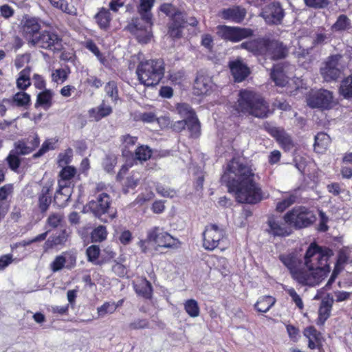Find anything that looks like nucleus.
<instances>
[{
    "mask_svg": "<svg viewBox=\"0 0 352 352\" xmlns=\"http://www.w3.org/2000/svg\"><path fill=\"white\" fill-rule=\"evenodd\" d=\"M221 182L239 204L255 205L264 199L263 191L256 181L252 166L239 156L233 157L228 163Z\"/></svg>",
    "mask_w": 352,
    "mask_h": 352,
    "instance_id": "f257e3e1",
    "label": "nucleus"
},
{
    "mask_svg": "<svg viewBox=\"0 0 352 352\" xmlns=\"http://www.w3.org/2000/svg\"><path fill=\"white\" fill-rule=\"evenodd\" d=\"M233 109L239 115L252 116L265 118L270 113V106L265 98L258 93L249 89H241Z\"/></svg>",
    "mask_w": 352,
    "mask_h": 352,
    "instance_id": "f03ea898",
    "label": "nucleus"
},
{
    "mask_svg": "<svg viewBox=\"0 0 352 352\" xmlns=\"http://www.w3.org/2000/svg\"><path fill=\"white\" fill-rule=\"evenodd\" d=\"M241 47L256 54L269 56L274 60L285 58L288 54L287 47L282 42L265 37L243 42Z\"/></svg>",
    "mask_w": 352,
    "mask_h": 352,
    "instance_id": "7ed1b4c3",
    "label": "nucleus"
},
{
    "mask_svg": "<svg viewBox=\"0 0 352 352\" xmlns=\"http://www.w3.org/2000/svg\"><path fill=\"white\" fill-rule=\"evenodd\" d=\"M332 255L331 249L313 242L308 247L304 256L305 265L307 268L318 272L325 278L330 272L329 260Z\"/></svg>",
    "mask_w": 352,
    "mask_h": 352,
    "instance_id": "20e7f679",
    "label": "nucleus"
},
{
    "mask_svg": "<svg viewBox=\"0 0 352 352\" xmlns=\"http://www.w3.org/2000/svg\"><path fill=\"white\" fill-rule=\"evenodd\" d=\"M153 243L157 248L177 249L180 245L177 238L173 236L163 227L154 226L146 232L145 239L139 241L138 245L141 251L146 253L150 250L149 244Z\"/></svg>",
    "mask_w": 352,
    "mask_h": 352,
    "instance_id": "39448f33",
    "label": "nucleus"
},
{
    "mask_svg": "<svg viewBox=\"0 0 352 352\" xmlns=\"http://www.w3.org/2000/svg\"><path fill=\"white\" fill-rule=\"evenodd\" d=\"M164 65L162 60H147L140 62L136 69L140 82L145 86L158 85L164 75Z\"/></svg>",
    "mask_w": 352,
    "mask_h": 352,
    "instance_id": "423d86ee",
    "label": "nucleus"
},
{
    "mask_svg": "<svg viewBox=\"0 0 352 352\" xmlns=\"http://www.w3.org/2000/svg\"><path fill=\"white\" fill-rule=\"evenodd\" d=\"M286 219L290 221L294 231L308 228L317 220L314 212L305 206H296L287 211Z\"/></svg>",
    "mask_w": 352,
    "mask_h": 352,
    "instance_id": "0eeeda50",
    "label": "nucleus"
},
{
    "mask_svg": "<svg viewBox=\"0 0 352 352\" xmlns=\"http://www.w3.org/2000/svg\"><path fill=\"white\" fill-rule=\"evenodd\" d=\"M266 223V232L274 237L285 238L294 232L292 223L286 219V212L282 218L274 215L270 216Z\"/></svg>",
    "mask_w": 352,
    "mask_h": 352,
    "instance_id": "6e6552de",
    "label": "nucleus"
},
{
    "mask_svg": "<svg viewBox=\"0 0 352 352\" xmlns=\"http://www.w3.org/2000/svg\"><path fill=\"white\" fill-rule=\"evenodd\" d=\"M133 166V163H126L123 164L116 177V179L120 184L122 192L124 195L135 190L140 184L139 173L131 171L128 174L129 168Z\"/></svg>",
    "mask_w": 352,
    "mask_h": 352,
    "instance_id": "1a4fd4ad",
    "label": "nucleus"
},
{
    "mask_svg": "<svg viewBox=\"0 0 352 352\" xmlns=\"http://www.w3.org/2000/svg\"><path fill=\"white\" fill-rule=\"evenodd\" d=\"M341 58L340 54H333L328 56L322 63L320 73L324 81L331 82L340 77L342 71L339 66Z\"/></svg>",
    "mask_w": 352,
    "mask_h": 352,
    "instance_id": "9d476101",
    "label": "nucleus"
},
{
    "mask_svg": "<svg viewBox=\"0 0 352 352\" xmlns=\"http://www.w3.org/2000/svg\"><path fill=\"white\" fill-rule=\"evenodd\" d=\"M112 199L107 192H102L97 195L95 200L89 202L88 206L93 214L102 219V216L108 214L111 219L116 217V212H111Z\"/></svg>",
    "mask_w": 352,
    "mask_h": 352,
    "instance_id": "9b49d317",
    "label": "nucleus"
},
{
    "mask_svg": "<svg viewBox=\"0 0 352 352\" xmlns=\"http://www.w3.org/2000/svg\"><path fill=\"white\" fill-rule=\"evenodd\" d=\"M307 102L311 108L329 109L333 102V92L324 89L312 91L308 95Z\"/></svg>",
    "mask_w": 352,
    "mask_h": 352,
    "instance_id": "f8f14e48",
    "label": "nucleus"
},
{
    "mask_svg": "<svg viewBox=\"0 0 352 352\" xmlns=\"http://www.w3.org/2000/svg\"><path fill=\"white\" fill-rule=\"evenodd\" d=\"M217 28V34L221 38L233 43L241 41L254 34V31L250 28H242L224 25H219Z\"/></svg>",
    "mask_w": 352,
    "mask_h": 352,
    "instance_id": "ddd939ff",
    "label": "nucleus"
},
{
    "mask_svg": "<svg viewBox=\"0 0 352 352\" xmlns=\"http://www.w3.org/2000/svg\"><path fill=\"white\" fill-rule=\"evenodd\" d=\"M225 237V232L218 226L213 223L207 225L203 232V247L212 251L218 248L220 241Z\"/></svg>",
    "mask_w": 352,
    "mask_h": 352,
    "instance_id": "4468645a",
    "label": "nucleus"
},
{
    "mask_svg": "<svg viewBox=\"0 0 352 352\" xmlns=\"http://www.w3.org/2000/svg\"><path fill=\"white\" fill-rule=\"evenodd\" d=\"M291 276L294 280L303 286H315L318 285L324 278L318 272L303 267L296 268L291 274Z\"/></svg>",
    "mask_w": 352,
    "mask_h": 352,
    "instance_id": "2eb2a0df",
    "label": "nucleus"
},
{
    "mask_svg": "<svg viewBox=\"0 0 352 352\" xmlns=\"http://www.w3.org/2000/svg\"><path fill=\"white\" fill-rule=\"evenodd\" d=\"M153 23H129L126 29L134 36L141 44H147L153 37L152 25Z\"/></svg>",
    "mask_w": 352,
    "mask_h": 352,
    "instance_id": "dca6fc26",
    "label": "nucleus"
},
{
    "mask_svg": "<svg viewBox=\"0 0 352 352\" xmlns=\"http://www.w3.org/2000/svg\"><path fill=\"white\" fill-rule=\"evenodd\" d=\"M36 45L43 49L58 52L62 49V39L54 32L43 31L41 32Z\"/></svg>",
    "mask_w": 352,
    "mask_h": 352,
    "instance_id": "f3484780",
    "label": "nucleus"
},
{
    "mask_svg": "<svg viewBox=\"0 0 352 352\" xmlns=\"http://www.w3.org/2000/svg\"><path fill=\"white\" fill-rule=\"evenodd\" d=\"M54 183L53 180H49L42 186L41 191L38 193L37 206L43 214L47 212L52 204Z\"/></svg>",
    "mask_w": 352,
    "mask_h": 352,
    "instance_id": "a211bd4d",
    "label": "nucleus"
},
{
    "mask_svg": "<svg viewBox=\"0 0 352 352\" xmlns=\"http://www.w3.org/2000/svg\"><path fill=\"white\" fill-rule=\"evenodd\" d=\"M304 336L307 338V346L311 350L316 349L318 352H324L323 348L324 338L322 334L314 326H309L303 331Z\"/></svg>",
    "mask_w": 352,
    "mask_h": 352,
    "instance_id": "6ab92c4d",
    "label": "nucleus"
},
{
    "mask_svg": "<svg viewBox=\"0 0 352 352\" xmlns=\"http://www.w3.org/2000/svg\"><path fill=\"white\" fill-rule=\"evenodd\" d=\"M228 67L234 80L236 82L243 81L250 74L249 67L239 59L230 61Z\"/></svg>",
    "mask_w": 352,
    "mask_h": 352,
    "instance_id": "aec40b11",
    "label": "nucleus"
},
{
    "mask_svg": "<svg viewBox=\"0 0 352 352\" xmlns=\"http://www.w3.org/2000/svg\"><path fill=\"white\" fill-rule=\"evenodd\" d=\"M268 132L285 151H289L294 148V144L292 138L284 129L272 127L268 130Z\"/></svg>",
    "mask_w": 352,
    "mask_h": 352,
    "instance_id": "412c9836",
    "label": "nucleus"
},
{
    "mask_svg": "<svg viewBox=\"0 0 352 352\" xmlns=\"http://www.w3.org/2000/svg\"><path fill=\"white\" fill-rule=\"evenodd\" d=\"M246 13V10L244 8L240 6H234L222 10L219 12V15L223 20L241 22L245 19Z\"/></svg>",
    "mask_w": 352,
    "mask_h": 352,
    "instance_id": "4be33fe9",
    "label": "nucleus"
},
{
    "mask_svg": "<svg viewBox=\"0 0 352 352\" xmlns=\"http://www.w3.org/2000/svg\"><path fill=\"white\" fill-rule=\"evenodd\" d=\"M133 289L138 296L146 300H151L153 297V289L151 283L146 277H140L133 283Z\"/></svg>",
    "mask_w": 352,
    "mask_h": 352,
    "instance_id": "5701e85b",
    "label": "nucleus"
},
{
    "mask_svg": "<svg viewBox=\"0 0 352 352\" xmlns=\"http://www.w3.org/2000/svg\"><path fill=\"white\" fill-rule=\"evenodd\" d=\"M193 88L195 94L198 96L206 95L212 88V80L208 76L198 73L195 80Z\"/></svg>",
    "mask_w": 352,
    "mask_h": 352,
    "instance_id": "b1692460",
    "label": "nucleus"
},
{
    "mask_svg": "<svg viewBox=\"0 0 352 352\" xmlns=\"http://www.w3.org/2000/svg\"><path fill=\"white\" fill-rule=\"evenodd\" d=\"M138 140L137 136H132L129 133L120 137L121 153L126 161L131 160V157L133 155L131 148L136 144Z\"/></svg>",
    "mask_w": 352,
    "mask_h": 352,
    "instance_id": "393cba45",
    "label": "nucleus"
},
{
    "mask_svg": "<svg viewBox=\"0 0 352 352\" xmlns=\"http://www.w3.org/2000/svg\"><path fill=\"white\" fill-rule=\"evenodd\" d=\"M112 112V107L107 104L104 100H102L98 107L89 109L88 116L89 118L96 122H98L102 118L110 116Z\"/></svg>",
    "mask_w": 352,
    "mask_h": 352,
    "instance_id": "a878e982",
    "label": "nucleus"
},
{
    "mask_svg": "<svg viewBox=\"0 0 352 352\" xmlns=\"http://www.w3.org/2000/svg\"><path fill=\"white\" fill-rule=\"evenodd\" d=\"M152 154L153 150L150 146L146 144H140L136 147L135 151L133 152V155L131 157L132 162H129L127 161V163H133L134 165L139 162L142 164L150 160Z\"/></svg>",
    "mask_w": 352,
    "mask_h": 352,
    "instance_id": "bb28decb",
    "label": "nucleus"
},
{
    "mask_svg": "<svg viewBox=\"0 0 352 352\" xmlns=\"http://www.w3.org/2000/svg\"><path fill=\"white\" fill-rule=\"evenodd\" d=\"M40 29V23H24L22 27V34L29 43L36 45L41 34Z\"/></svg>",
    "mask_w": 352,
    "mask_h": 352,
    "instance_id": "cd10ccee",
    "label": "nucleus"
},
{
    "mask_svg": "<svg viewBox=\"0 0 352 352\" xmlns=\"http://www.w3.org/2000/svg\"><path fill=\"white\" fill-rule=\"evenodd\" d=\"M70 187L71 186H62V184H58V189L54 196V202L58 206L65 207L67 205L72 195Z\"/></svg>",
    "mask_w": 352,
    "mask_h": 352,
    "instance_id": "c85d7f7f",
    "label": "nucleus"
},
{
    "mask_svg": "<svg viewBox=\"0 0 352 352\" xmlns=\"http://www.w3.org/2000/svg\"><path fill=\"white\" fill-rule=\"evenodd\" d=\"M270 78L274 82L276 86L284 87L289 82V78L285 74L283 66L281 65H275L273 66Z\"/></svg>",
    "mask_w": 352,
    "mask_h": 352,
    "instance_id": "c756f323",
    "label": "nucleus"
},
{
    "mask_svg": "<svg viewBox=\"0 0 352 352\" xmlns=\"http://www.w3.org/2000/svg\"><path fill=\"white\" fill-rule=\"evenodd\" d=\"M331 138L324 132L318 133L314 138V149L318 153H324L331 144Z\"/></svg>",
    "mask_w": 352,
    "mask_h": 352,
    "instance_id": "7c9ffc66",
    "label": "nucleus"
},
{
    "mask_svg": "<svg viewBox=\"0 0 352 352\" xmlns=\"http://www.w3.org/2000/svg\"><path fill=\"white\" fill-rule=\"evenodd\" d=\"M53 97L54 92L51 89H45L38 94L35 106L48 109L53 104Z\"/></svg>",
    "mask_w": 352,
    "mask_h": 352,
    "instance_id": "2f4dec72",
    "label": "nucleus"
},
{
    "mask_svg": "<svg viewBox=\"0 0 352 352\" xmlns=\"http://www.w3.org/2000/svg\"><path fill=\"white\" fill-rule=\"evenodd\" d=\"M77 173L76 168L73 166H63L58 173V184L64 186H71V180Z\"/></svg>",
    "mask_w": 352,
    "mask_h": 352,
    "instance_id": "473e14b6",
    "label": "nucleus"
},
{
    "mask_svg": "<svg viewBox=\"0 0 352 352\" xmlns=\"http://www.w3.org/2000/svg\"><path fill=\"white\" fill-rule=\"evenodd\" d=\"M283 16V10L279 5L274 4L263 12V18L266 22H279Z\"/></svg>",
    "mask_w": 352,
    "mask_h": 352,
    "instance_id": "72a5a7b5",
    "label": "nucleus"
},
{
    "mask_svg": "<svg viewBox=\"0 0 352 352\" xmlns=\"http://www.w3.org/2000/svg\"><path fill=\"white\" fill-rule=\"evenodd\" d=\"M160 10L169 16L173 22H184V13L170 3H164L161 6Z\"/></svg>",
    "mask_w": 352,
    "mask_h": 352,
    "instance_id": "f704fd0d",
    "label": "nucleus"
},
{
    "mask_svg": "<svg viewBox=\"0 0 352 352\" xmlns=\"http://www.w3.org/2000/svg\"><path fill=\"white\" fill-rule=\"evenodd\" d=\"M11 104L13 106L27 109L31 105L30 95L24 91H19L13 95Z\"/></svg>",
    "mask_w": 352,
    "mask_h": 352,
    "instance_id": "c9c22d12",
    "label": "nucleus"
},
{
    "mask_svg": "<svg viewBox=\"0 0 352 352\" xmlns=\"http://www.w3.org/2000/svg\"><path fill=\"white\" fill-rule=\"evenodd\" d=\"M279 260L288 269L290 274L298 267L301 261L298 258L294 253L281 254L278 256Z\"/></svg>",
    "mask_w": 352,
    "mask_h": 352,
    "instance_id": "e433bc0d",
    "label": "nucleus"
},
{
    "mask_svg": "<svg viewBox=\"0 0 352 352\" xmlns=\"http://www.w3.org/2000/svg\"><path fill=\"white\" fill-rule=\"evenodd\" d=\"M276 298L271 296H263L260 297L254 307L256 311L260 313L267 312L275 304Z\"/></svg>",
    "mask_w": 352,
    "mask_h": 352,
    "instance_id": "4c0bfd02",
    "label": "nucleus"
},
{
    "mask_svg": "<svg viewBox=\"0 0 352 352\" xmlns=\"http://www.w3.org/2000/svg\"><path fill=\"white\" fill-rule=\"evenodd\" d=\"M333 302L329 300H322L319 309L317 324H323L330 317Z\"/></svg>",
    "mask_w": 352,
    "mask_h": 352,
    "instance_id": "58836bf2",
    "label": "nucleus"
},
{
    "mask_svg": "<svg viewBox=\"0 0 352 352\" xmlns=\"http://www.w3.org/2000/svg\"><path fill=\"white\" fill-rule=\"evenodd\" d=\"M31 69L26 67L19 73V77L16 79V87L21 91H25L31 85L30 79Z\"/></svg>",
    "mask_w": 352,
    "mask_h": 352,
    "instance_id": "ea45409f",
    "label": "nucleus"
},
{
    "mask_svg": "<svg viewBox=\"0 0 352 352\" xmlns=\"http://www.w3.org/2000/svg\"><path fill=\"white\" fill-rule=\"evenodd\" d=\"M186 127L189 132V138L197 139L201 135V123L197 116L186 119Z\"/></svg>",
    "mask_w": 352,
    "mask_h": 352,
    "instance_id": "a19ab883",
    "label": "nucleus"
},
{
    "mask_svg": "<svg viewBox=\"0 0 352 352\" xmlns=\"http://www.w3.org/2000/svg\"><path fill=\"white\" fill-rule=\"evenodd\" d=\"M338 91L340 95L344 99L352 100V74L342 80Z\"/></svg>",
    "mask_w": 352,
    "mask_h": 352,
    "instance_id": "79ce46f5",
    "label": "nucleus"
},
{
    "mask_svg": "<svg viewBox=\"0 0 352 352\" xmlns=\"http://www.w3.org/2000/svg\"><path fill=\"white\" fill-rule=\"evenodd\" d=\"M68 234L66 230H62L60 232L50 236L45 243L47 248H52L54 246L65 245L67 240Z\"/></svg>",
    "mask_w": 352,
    "mask_h": 352,
    "instance_id": "37998d69",
    "label": "nucleus"
},
{
    "mask_svg": "<svg viewBox=\"0 0 352 352\" xmlns=\"http://www.w3.org/2000/svg\"><path fill=\"white\" fill-rule=\"evenodd\" d=\"M58 142V139L57 138H47L43 142L38 151L33 154L32 157L34 159L38 158L48 151L56 149Z\"/></svg>",
    "mask_w": 352,
    "mask_h": 352,
    "instance_id": "c03bdc74",
    "label": "nucleus"
},
{
    "mask_svg": "<svg viewBox=\"0 0 352 352\" xmlns=\"http://www.w3.org/2000/svg\"><path fill=\"white\" fill-rule=\"evenodd\" d=\"M70 73L71 69L68 65L54 69L51 74L52 80L57 84L63 83L67 80Z\"/></svg>",
    "mask_w": 352,
    "mask_h": 352,
    "instance_id": "a18cd8bd",
    "label": "nucleus"
},
{
    "mask_svg": "<svg viewBox=\"0 0 352 352\" xmlns=\"http://www.w3.org/2000/svg\"><path fill=\"white\" fill-rule=\"evenodd\" d=\"M155 0H140L139 12L142 19L146 22H149L152 18L151 10L153 6Z\"/></svg>",
    "mask_w": 352,
    "mask_h": 352,
    "instance_id": "49530a36",
    "label": "nucleus"
},
{
    "mask_svg": "<svg viewBox=\"0 0 352 352\" xmlns=\"http://www.w3.org/2000/svg\"><path fill=\"white\" fill-rule=\"evenodd\" d=\"M184 308L186 314L191 318H197L200 314V307L195 299H188L184 303Z\"/></svg>",
    "mask_w": 352,
    "mask_h": 352,
    "instance_id": "de8ad7c7",
    "label": "nucleus"
},
{
    "mask_svg": "<svg viewBox=\"0 0 352 352\" xmlns=\"http://www.w3.org/2000/svg\"><path fill=\"white\" fill-rule=\"evenodd\" d=\"M175 109L177 113L184 119H188L192 118L196 115V112L192 108V107L186 102L177 103L175 105Z\"/></svg>",
    "mask_w": 352,
    "mask_h": 352,
    "instance_id": "09e8293b",
    "label": "nucleus"
},
{
    "mask_svg": "<svg viewBox=\"0 0 352 352\" xmlns=\"http://www.w3.org/2000/svg\"><path fill=\"white\" fill-rule=\"evenodd\" d=\"M108 232L104 226L100 225L95 228L91 232L90 238L93 243H100L106 240Z\"/></svg>",
    "mask_w": 352,
    "mask_h": 352,
    "instance_id": "8fccbe9b",
    "label": "nucleus"
},
{
    "mask_svg": "<svg viewBox=\"0 0 352 352\" xmlns=\"http://www.w3.org/2000/svg\"><path fill=\"white\" fill-rule=\"evenodd\" d=\"M104 91L107 96L111 98L113 102L117 103L120 98L118 83L116 81L110 80L107 82L104 86Z\"/></svg>",
    "mask_w": 352,
    "mask_h": 352,
    "instance_id": "3c124183",
    "label": "nucleus"
},
{
    "mask_svg": "<svg viewBox=\"0 0 352 352\" xmlns=\"http://www.w3.org/2000/svg\"><path fill=\"white\" fill-rule=\"evenodd\" d=\"M296 201L297 196L294 193H291L287 197H285L276 204V211L278 212H283L286 209L296 203Z\"/></svg>",
    "mask_w": 352,
    "mask_h": 352,
    "instance_id": "603ef678",
    "label": "nucleus"
},
{
    "mask_svg": "<svg viewBox=\"0 0 352 352\" xmlns=\"http://www.w3.org/2000/svg\"><path fill=\"white\" fill-rule=\"evenodd\" d=\"M118 163V156L115 154H107L102 161L103 169L107 173H113Z\"/></svg>",
    "mask_w": 352,
    "mask_h": 352,
    "instance_id": "864d4df0",
    "label": "nucleus"
},
{
    "mask_svg": "<svg viewBox=\"0 0 352 352\" xmlns=\"http://www.w3.org/2000/svg\"><path fill=\"white\" fill-rule=\"evenodd\" d=\"M138 120L142 121L145 123H153L155 121H158L160 122V120H164L167 124L170 123V119L168 117H161L160 118H157L156 115L153 112H144L140 113L138 116Z\"/></svg>",
    "mask_w": 352,
    "mask_h": 352,
    "instance_id": "5fc2aeb1",
    "label": "nucleus"
},
{
    "mask_svg": "<svg viewBox=\"0 0 352 352\" xmlns=\"http://www.w3.org/2000/svg\"><path fill=\"white\" fill-rule=\"evenodd\" d=\"M114 301H106L97 308V314L99 318H104L116 312Z\"/></svg>",
    "mask_w": 352,
    "mask_h": 352,
    "instance_id": "6e6d98bb",
    "label": "nucleus"
},
{
    "mask_svg": "<svg viewBox=\"0 0 352 352\" xmlns=\"http://www.w3.org/2000/svg\"><path fill=\"white\" fill-rule=\"evenodd\" d=\"M100 254V247L97 245H91L89 246L86 250V255L87 261L94 264H97L98 260Z\"/></svg>",
    "mask_w": 352,
    "mask_h": 352,
    "instance_id": "4d7b16f0",
    "label": "nucleus"
},
{
    "mask_svg": "<svg viewBox=\"0 0 352 352\" xmlns=\"http://www.w3.org/2000/svg\"><path fill=\"white\" fill-rule=\"evenodd\" d=\"M184 23H169L168 35L173 39L179 38L182 36Z\"/></svg>",
    "mask_w": 352,
    "mask_h": 352,
    "instance_id": "13d9d810",
    "label": "nucleus"
},
{
    "mask_svg": "<svg viewBox=\"0 0 352 352\" xmlns=\"http://www.w3.org/2000/svg\"><path fill=\"white\" fill-rule=\"evenodd\" d=\"M64 220V215L61 213L52 212L47 219V225L52 228H56Z\"/></svg>",
    "mask_w": 352,
    "mask_h": 352,
    "instance_id": "bf43d9fd",
    "label": "nucleus"
},
{
    "mask_svg": "<svg viewBox=\"0 0 352 352\" xmlns=\"http://www.w3.org/2000/svg\"><path fill=\"white\" fill-rule=\"evenodd\" d=\"M73 157V151L71 148H67L63 153H59L58 156V164L60 166H66L72 162Z\"/></svg>",
    "mask_w": 352,
    "mask_h": 352,
    "instance_id": "052dcab7",
    "label": "nucleus"
},
{
    "mask_svg": "<svg viewBox=\"0 0 352 352\" xmlns=\"http://www.w3.org/2000/svg\"><path fill=\"white\" fill-rule=\"evenodd\" d=\"M67 252H63L62 254L56 256L54 260L50 264L51 270L56 272L61 270L66 263V258L65 255Z\"/></svg>",
    "mask_w": 352,
    "mask_h": 352,
    "instance_id": "680f3d73",
    "label": "nucleus"
},
{
    "mask_svg": "<svg viewBox=\"0 0 352 352\" xmlns=\"http://www.w3.org/2000/svg\"><path fill=\"white\" fill-rule=\"evenodd\" d=\"M9 168L16 172L21 165V160L19 156L14 154V152L10 151L6 159Z\"/></svg>",
    "mask_w": 352,
    "mask_h": 352,
    "instance_id": "e2e57ef3",
    "label": "nucleus"
},
{
    "mask_svg": "<svg viewBox=\"0 0 352 352\" xmlns=\"http://www.w3.org/2000/svg\"><path fill=\"white\" fill-rule=\"evenodd\" d=\"M10 151L14 152L17 155H25L31 153V150L29 149L26 143L23 140H19L14 143V148Z\"/></svg>",
    "mask_w": 352,
    "mask_h": 352,
    "instance_id": "0e129e2a",
    "label": "nucleus"
},
{
    "mask_svg": "<svg viewBox=\"0 0 352 352\" xmlns=\"http://www.w3.org/2000/svg\"><path fill=\"white\" fill-rule=\"evenodd\" d=\"M285 292L291 297L292 301L298 308L300 309H302L304 308V304L302 298L293 287L285 289Z\"/></svg>",
    "mask_w": 352,
    "mask_h": 352,
    "instance_id": "69168bd1",
    "label": "nucleus"
},
{
    "mask_svg": "<svg viewBox=\"0 0 352 352\" xmlns=\"http://www.w3.org/2000/svg\"><path fill=\"white\" fill-rule=\"evenodd\" d=\"M85 47L96 56L102 64H104L105 58L102 57L99 48L92 40L90 39L86 41Z\"/></svg>",
    "mask_w": 352,
    "mask_h": 352,
    "instance_id": "338daca9",
    "label": "nucleus"
},
{
    "mask_svg": "<svg viewBox=\"0 0 352 352\" xmlns=\"http://www.w3.org/2000/svg\"><path fill=\"white\" fill-rule=\"evenodd\" d=\"M149 322L147 319H138L129 324L130 330H138L148 328Z\"/></svg>",
    "mask_w": 352,
    "mask_h": 352,
    "instance_id": "774afa93",
    "label": "nucleus"
}]
</instances>
